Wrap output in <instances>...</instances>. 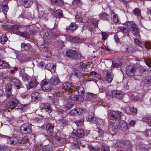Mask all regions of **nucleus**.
Instances as JSON below:
<instances>
[{"label":"nucleus","mask_w":151,"mask_h":151,"mask_svg":"<svg viewBox=\"0 0 151 151\" xmlns=\"http://www.w3.org/2000/svg\"><path fill=\"white\" fill-rule=\"evenodd\" d=\"M51 2L55 4L61 6L63 4V0H51Z\"/></svg>","instance_id":"obj_25"},{"label":"nucleus","mask_w":151,"mask_h":151,"mask_svg":"<svg viewBox=\"0 0 151 151\" xmlns=\"http://www.w3.org/2000/svg\"><path fill=\"white\" fill-rule=\"evenodd\" d=\"M10 65L8 63L4 60L0 61V68H9Z\"/></svg>","instance_id":"obj_17"},{"label":"nucleus","mask_w":151,"mask_h":151,"mask_svg":"<svg viewBox=\"0 0 151 151\" xmlns=\"http://www.w3.org/2000/svg\"><path fill=\"white\" fill-rule=\"evenodd\" d=\"M11 84H14L19 89L21 88V85L20 81L15 78H12L11 79Z\"/></svg>","instance_id":"obj_12"},{"label":"nucleus","mask_w":151,"mask_h":151,"mask_svg":"<svg viewBox=\"0 0 151 151\" xmlns=\"http://www.w3.org/2000/svg\"><path fill=\"white\" fill-rule=\"evenodd\" d=\"M121 63L119 62H118L117 63H115V62H113L112 63V66L114 67L115 68H118L120 66H121Z\"/></svg>","instance_id":"obj_41"},{"label":"nucleus","mask_w":151,"mask_h":151,"mask_svg":"<svg viewBox=\"0 0 151 151\" xmlns=\"http://www.w3.org/2000/svg\"><path fill=\"white\" fill-rule=\"evenodd\" d=\"M54 125L52 123H49L46 126V129L47 132L51 133L53 131Z\"/></svg>","instance_id":"obj_18"},{"label":"nucleus","mask_w":151,"mask_h":151,"mask_svg":"<svg viewBox=\"0 0 151 151\" xmlns=\"http://www.w3.org/2000/svg\"><path fill=\"white\" fill-rule=\"evenodd\" d=\"M40 151H51V149L49 145L43 146Z\"/></svg>","instance_id":"obj_32"},{"label":"nucleus","mask_w":151,"mask_h":151,"mask_svg":"<svg viewBox=\"0 0 151 151\" xmlns=\"http://www.w3.org/2000/svg\"><path fill=\"white\" fill-rule=\"evenodd\" d=\"M61 95V93H60L58 92L54 94L53 96L55 97L56 96L57 98H56L58 99L57 98L60 96Z\"/></svg>","instance_id":"obj_55"},{"label":"nucleus","mask_w":151,"mask_h":151,"mask_svg":"<svg viewBox=\"0 0 151 151\" xmlns=\"http://www.w3.org/2000/svg\"><path fill=\"white\" fill-rule=\"evenodd\" d=\"M81 4V2L80 0H74L73 2V4L76 6L80 5Z\"/></svg>","instance_id":"obj_40"},{"label":"nucleus","mask_w":151,"mask_h":151,"mask_svg":"<svg viewBox=\"0 0 151 151\" xmlns=\"http://www.w3.org/2000/svg\"><path fill=\"white\" fill-rule=\"evenodd\" d=\"M127 28L128 30L132 32L134 37L137 39L140 38L139 29L135 23L132 21H128L127 23Z\"/></svg>","instance_id":"obj_1"},{"label":"nucleus","mask_w":151,"mask_h":151,"mask_svg":"<svg viewBox=\"0 0 151 151\" xmlns=\"http://www.w3.org/2000/svg\"><path fill=\"white\" fill-rule=\"evenodd\" d=\"M38 84V82H37L35 80L31 81L29 84V86L30 87L29 89H30L31 88H33L35 87Z\"/></svg>","instance_id":"obj_29"},{"label":"nucleus","mask_w":151,"mask_h":151,"mask_svg":"<svg viewBox=\"0 0 151 151\" xmlns=\"http://www.w3.org/2000/svg\"><path fill=\"white\" fill-rule=\"evenodd\" d=\"M133 13L135 16L138 17H140V11L138 8H135L133 11Z\"/></svg>","instance_id":"obj_31"},{"label":"nucleus","mask_w":151,"mask_h":151,"mask_svg":"<svg viewBox=\"0 0 151 151\" xmlns=\"http://www.w3.org/2000/svg\"><path fill=\"white\" fill-rule=\"evenodd\" d=\"M12 105L10 104V105H7L8 106L7 107H9L11 106H12V105L13 106H15L16 105H17L19 103V101L17 100L16 99H14L12 102H11Z\"/></svg>","instance_id":"obj_33"},{"label":"nucleus","mask_w":151,"mask_h":151,"mask_svg":"<svg viewBox=\"0 0 151 151\" xmlns=\"http://www.w3.org/2000/svg\"><path fill=\"white\" fill-rule=\"evenodd\" d=\"M76 109L72 110L70 112V114L71 115H75L76 114Z\"/></svg>","instance_id":"obj_51"},{"label":"nucleus","mask_w":151,"mask_h":151,"mask_svg":"<svg viewBox=\"0 0 151 151\" xmlns=\"http://www.w3.org/2000/svg\"><path fill=\"white\" fill-rule=\"evenodd\" d=\"M148 122L150 125H151V116H149L148 117Z\"/></svg>","instance_id":"obj_62"},{"label":"nucleus","mask_w":151,"mask_h":151,"mask_svg":"<svg viewBox=\"0 0 151 151\" xmlns=\"http://www.w3.org/2000/svg\"><path fill=\"white\" fill-rule=\"evenodd\" d=\"M90 95L93 97V98H95L97 97V94H93L91 93H89Z\"/></svg>","instance_id":"obj_58"},{"label":"nucleus","mask_w":151,"mask_h":151,"mask_svg":"<svg viewBox=\"0 0 151 151\" xmlns=\"http://www.w3.org/2000/svg\"><path fill=\"white\" fill-rule=\"evenodd\" d=\"M4 136L9 139L10 141V143L11 144H15L17 143L18 142V139L16 137H11L7 136L4 135Z\"/></svg>","instance_id":"obj_21"},{"label":"nucleus","mask_w":151,"mask_h":151,"mask_svg":"<svg viewBox=\"0 0 151 151\" xmlns=\"http://www.w3.org/2000/svg\"><path fill=\"white\" fill-rule=\"evenodd\" d=\"M8 40V38L5 35H3L0 37V42L2 44H5Z\"/></svg>","instance_id":"obj_23"},{"label":"nucleus","mask_w":151,"mask_h":151,"mask_svg":"<svg viewBox=\"0 0 151 151\" xmlns=\"http://www.w3.org/2000/svg\"><path fill=\"white\" fill-rule=\"evenodd\" d=\"M27 106H24L22 108H19L18 109V110L19 111H25L26 110H27Z\"/></svg>","instance_id":"obj_49"},{"label":"nucleus","mask_w":151,"mask_h":151,"mask_svg":"<svg viewBox=\"0 0 151 151\" xmlns=\"http://www.w3.org/2000/svg\"><path fill=\"white\" fill-rule=\"evenodd\" d=\"M30 45L29 43H25L24 42L21 44V49L22 50H28L30 47Z\"/></svg>","instance_id":"obj_19"},{"label":"nucleus","mask_w":151,"mask_h":151,"mask_svg":"<svg viewBox=\"0 0 151 151\" xmlns=\"http://www.w3.org/2000/svg\"><path fill=\"white\" fill-rule=\"evenodd\" d=\"M63 88L65 91H67L70 92L73 91V87L71 84L68 82H65L63 84Z\"/></svg>","instance_id":"obj_10"},{"label":"nucleus","mask_w":151,"mask_h":151,"mask_svg":"<svg viewBox=\"0 0 151 151\" xmlns=\"http://www.w3.org/2000/svg\"><path fill=\"white\" fill-rule=\"evenodd\" d=\"M112 14L113 15V19L114 22L115 23L119 22V19L117 15L113 12H112Z\"/></svg>","instance_id":"obj_34"},{"label":"nucleus","mask_w":151,"mask_h":151,"mask_svg":"<svg viewBox=\"0 0 151 151\" xmlns=\"http://www.w3.org/2000/svg\"><path fill=\"white\" fill-rule=\"evenodd\" d=\"M32 4V1L30 0H25L24 2V6L25 8L29 7Z\"/></svg>","instance_id":"obj_24"},{"label":"nucleus","mask_w":151,"mask_h":151,"mask_svg":"<svg viewBox=\"0 0 151 151\" xmlns=\"http://www.w3.org/2000/svg\"><path fill=\"white\" fill-rule=\"evenodd\" d=\"M121 113L119 111H113L109 114V118L110 120H119L121 117Z\"/></svg>","instance_id":"obj_5"},{"label":"nucleus","mask_w":151,"mask_h":151,"mask_svg":"<svg viewBox=\"0 0 151 151\" xmlns=\"http://www.w3.org/2000/svg\"><path fill=\"white\" fill-rule=\"evenodd\" d=\"M69 106H67V109H70L73 106V104H69Z\"/></svg>","instance_id":"obj_64"},{"label":"nucleus","mask_w":151,"mask_h":151,"mask_svg":"<svg viewBox=\"0 0 151 151\" xmlns=\"http://www.w3.org/2000/svg\"><path fill=\"white\" fill-rule=\"evenodd\" d=\"M131 112L132 114H136L137 113V109L135 108H131L130 109Z\"/></svg>","instance_id":"obj_47"},{"label":"nucleus","mask_w":151,"mask_h":151,"mask_svg":"<svg viewBox=\"0 0 151 151\" xmlns=\"http://www.w3.org/2000/svg\"><path fill=\"white\" fill-rule=\"evenodd\" d=\"M92 22L93 24H94L95 26L96 27L98 26V22L97 20H93V21H92Z\"/></svg>","instance_id":"obj_57"},{"label":"nucleus","mask_w":151,"mask_h":151,"mask_svg":"<svg viewBox=\"0 0 151 151\" xmlns=\"http://www.w3.org/2000/svg\"><path fill=\"white\" fill-rule=\"evenodd\" d=\"M69 99L71 100L75 101L77 99V96L73 94H72L69 96Z\"/></svg>","instance_id":"obj_46"},{"label":"nucleus","mask_w":151,"mask_h":151,"mask_svg":"<svg viewBox=\"0 0 151 151\" xmlns=\"http://www.w3.org/2000/svg\"><path fill=\"white\" fill-rule=\"evenodd\" d=\"M29 140L28 137L27 136H25L22 138L21 141V143L23 144L27 143L29 142Z\"/></svg>","instance_id":"obj_39"},{"label":"nucleus","mask_w":151,"mask_h":151,"mask_svg":"<svg viewBox=\"0 0 151 151\" xmlns=\"http://www.w3.org/2000/svg\"><path fill=\"white\" fill-rule=\"evenodd\" d=\"M21 76L22 80L25 81H27L30 78L29 76L25 73H22Z\"/></svg>","instance_id":"obj_27"},{"label":"nucleus","mask_w":151,"mask_h":151,"mask_svg":"<svg viewBox=\"0 0 151 151\" xmlns=\"http://www.w3.org/2000/svg\"><path fill=\"white\" fill-rule=\"evenodd\" d=\"M56 13L57 14V17L59 18H60L62 17V12L59 9L56 10Z\"/></svg>","instance_id":"obj_42"},{"label":"nucleus","mask_w":151,"mask_h":151,"mask_svg":"<svg viewBox=\"0 0 151 151\" xmlns=\"http://www.w3.org/2000/svg\"><path fill=\"white\" fill-rule=\"evenodd\" d=\"M102 37V39L104 40H105L106 39L107 35L106 33L104 32H103L101 34Z\"/></svg>","instance_id":"obj_52"},{"label":"nucleus","mask_w":151,"mask_h":151,"mask_svg":"<svg viewBox=\"0 0 151 151\" xmlns=\"http://www.w3.org/2000/svg\"><path fill=\"white\" fill-rule=\"evenodd\" d=\"M40 97V94L38 92H35L32 93L31 95L32 99L34 101L38 99V98Z\"/></svg>","instance_id":"obj_22"},{"label":"nucleus","mask_w":151,"mask_h":151,"mask_svg":"<svg viewBox=\"0 0 151 151\" xmlns=\"http://www.w3.org/2000/svg\"><path fill=\"white\" fill-rule=\"evenodd\" d=\"M78 27V26L75 23H71L69 26L66 28V29L67 31H69L71 32H73Z\"/></svg>","instance_id":"obj_11"},{"label":"nucleus","mask_w":151,"mask_h":151,"mask_svg":"<svg viewBox=\"0 0 151 151\" xmlns=\"http://www.w3.org/2000/svg\"><path fill=\"white\" fill-rule=\"evenodd\" d=\"M146 47L148 48H150L151 47V43L149 42H147L145 44Z\"/></svg>","instance_id":"obj_53"},{"label":"nucleus","mask_w":151,"mask_h":151,"mask_svg":"<svg viewBox=\"0 0 151 151\" xmlns=\"http://www.w3.org/2000/svg\"><path fill=\"white\" fill-rule=\"evenodd\" d=\"M88 148L90 151H102V148L98 147L97 149H96L91 145H88Z\"/></svg>","instance_id":"obj_26"},{"label":"nucleus","mask_w":151,"mask_h":151,"mask_svg":"<svg viewBox=\"0 0 151 151\" xmlns=\"http://www.w3.org/2000/svg\"><path fill=\"white\" fill-rule=\"evenodd\" d=\"M87 119L90 122L93 123L97 124L98 122L97 119L91 115H89L88 116Z\"/></svg>","instance_id":"obj_16"},{"label":"nucleus","mask_w":151,"mask_h":151,"mask_svg":"<svg viewBox=\"0 0 151 151\" xmlns=\"http://www.w3.org/2000/svg\"><path fill=\"white\" fill-rule=\"evenodd\" d=\"M65 38L66 41H70L71 42H75L74 40L76 38L74 37H73L71 36H65Z\"/></svg>","instance_id":"obj_36"},{"label":"nucleus","mask_w":151,"mask_h":151,"mask_svg":"<svg viewBox=\"0 0 151 151\" xmlns=\"http://www.w3.org/2000/svg\"><path fill=\"white\" fill-rule=\"evenodd\" d=\"M67 56L71 58L76 59L78 58V54L76 51L74 50H69L66 51Z\"/></svg>","instance_id":"obj_7"},{"label":"nucleus","mask_w":151,"mask_h":151,"mask_svg":"<svg viewBox=\"0 0 151 151\" xmlns=\"http://www.w3.org/2000/svg\"><path fill=\"white\" fill-rule=\"evenodd\" d=\"M32 125L30 124H23L20 127V131L24 134H30L32 133Z\"/></svg>","instance_id":"obj_3"},{"label":"nucleus","mask_w":151,"mask_h":151,"mask_svg":"<svg viewBox=\"0 0 151 151\" xmlns=\"http://www.w3.org/2000/svg\"><path fill=\"white\" fill-rule=\"evenodd\" d=\"M135 124V122L134 120H132L129 123V125L131 127H133Z\"/></svg>","instance_id":"obj_54"},{"label":"nucleus","mask_w":151,"mask_h":151,"mask_svg":"<svg viewBox=\"0 0 151 151\" xmlns=\"http://www.w3.org/2000/svg\"><path fill=\"white\" fill-rule=\"evenodd\" d=\"M76 109V113L78 114L81 115L83 113V111L81 109L78 108Z\"/></svg>","instance_id":"obj_43"},{"label":"nucleus","mask_w":151,"mask_h":151,"mask_svg":"<svg viewBox=\"0 0 151 151\" xmlns=\"http://www.w3.org/2000/svg\"><path fill=\"white\" fill-rule=\"evenodd\" d=\"M114 78V75L111 72L107 71L106 73V79L109 83H111Z\"/></svg>","instance_id":"obj_13"},{"label":"nucleus","mask_w":151,"mask_h":151,"mask_svg":"<svg viewBox=\"0 0 151 151\" xmlns=\"http://www.w3.org/2000/svg\"><path fill=\"white\" fill-rule=\"evenodd\" d=\"M78 92H81L82 93H83L84 92V90L83 88H82L81 86H80L78 87Z\"/></svg>","instance_id":"obj_50"},{"label":"nucleus","mask_w":151,"mask_h":151,"mask_svg":"<svg viewBox=\"0 0 151 151\" xmlns=\"http://www.w3.org/2000/svg\"><path fill=\"white\" fill-rule=\"evenodd\" d=\"M14 70H11V72L13 74L15 73V71L17 70H18V68L17 67H14Z\"/></svg>","instance_id":"obj_59"},{"label":"nucleus","mask_w":151,"mask_h":151,"mask_svg":"<svg viewBox=\"0 0 151 151\" xmlns=\"http://www.w3.org/2000/svg\"><path fill=\"white\" fill-rule=\"evenodd\" d=\"M12 28L16 34L27 39L29 38V35L27 32H21L19 30L22 28L20 26L17 25H13L12 26Z\"/></svg>","instance_id":"obj_2"},{"label":"nucleus","mask_w":151,"mask_h":151,"mask_svg":"<svg viewBox=\"0 0 151 151\" xmlns=\"http://www.w3.org/2000/svg\"><path fill=\"white\" fill-rule=\"evenodd\" d=\"M134 69L133 66L129 65L127 66L126 68V74L129 76H132L134 75Z\"/></svg>","instance_id":"obj_9"},{"label":"nucleus","mask_w":151,"mask_h":151,"mask_svg":"<svg viewBox=\"0 0 151 151\" xmlns=\"http://www.w3.org/2000/svg\"><path fill=\"white\" fill-rule=\"evenodd\" d=\"M49 81L52 86L53 85L55 86L57 85L60 82V81L58 76L55 75L52 76Z\"/></svg>","instance_id":"obj_8"},{"label":"nucleus","mask_w":151,"mask_h":151,"mask_svg":"<svg viewBox=\"0 0 151 151\" xmlns=\"http://www.w3.org/2000/svg\"><path fill=\"white\" fill-rule=\"evenodd\" d=\"M6 94H7L8 96H9L11 95V93L10 92V90L9 88L7 90H6Z\"/></svg>","instance_id":"obj_61"},{"label":"nucleus","mask_w":151,"mask_h":151,"mask_svg":"<svg viewBox=\"0 0 151 151\" xmlns=\"http://www.w3.org/2000/svg\"><path fill=\"white\" fill-rule=\"evenodd\" d=\"M8 6L6 5H4L2 7V12L4 14L6 15L8 10Z\"/></svg>","instance_id":"obj_38"},{"label":"nucleus","mask_w":151,"mask_h":151,"mask_svg":"<svg viewBox=\"0 0 151 151\" xmlns=\"http://www.w3.org/2000/svg\"><path fill=\"white\" fill-rule=\"evenodd\" d=\"M145 84H149L151 83V76H146L144 80Z\"/></svg>","instance_id":"obj_28"},{"label":"nucleus","mask_w":151,"mask_h":151,"mask_svg":"<svg viewBox=\"0 0 151 151\" xmlns=\"http://www.w3.org/2000/svg\"><path fill=\"white\" fill-rule=\"evenodd\" d=\"M41 106L45 111L50 113L52 111V108L50 105L48 103H43L41 104Z\"/></svg>","instance_id":"obj_14"},{"label":"nucleus","mask_w":151,"mask_h":151,"mask_svg":"<svg viewBox=\"0 0 151 151\" xmlns=\"http://www.w3.org/2000/svg\"><path fill=\"white\" fill-rule=\"evenodd\" d=\"M75 17L76 22H80L82 21V18L80 14H77Z\"/></svg>","instance_id":"obj_37"},{"label":"nucleus","mask_w":151,"mask_h":151,"mask_svg":"<svg viewBox=\"0 0 151 151\" xmlns=\"http://www.w3.org/2000/svg\"><path fill=\"white\" fill-rule=\"evenodd\" d=\"M52 103L55 105H57L58 103V100L57 98H53L52 100Z\"/></svg>","instance_id":"obj_45"},{"label":"nucleus","mask_w":151,"mask_h":151,"mask_svg":"<svg viewBox=\"0 0 151 151\" xmlns=\"http://www.w3.org/2000/svg\"><path fill=\"white\" fill-rule=\"evenodd\" d=\"M83 119H81L80 120H77L76 121L75 123L77 126L80 127L83 124Z\"/></svg>","instance_id":"obj_35"},{"label":"nucleus","mask_w":151,"mask_h":151,"mask_svg":"<svg viewBox=\"0 0 151 151\" xmlns=\"http://www.w3.org/2000/svg\"><path fill=\"white\" fill-rule=\"evenodd\" d=\"M83 81L84 82H86V81L88 82H89L91 81H93L94 82H96V80L94 78H90L87 79H85L83 80Z\"/></svg>","instance_id":"obj_48"},{"label":"nucleus","mask_w":151,"mask_h":151,"mask_svg":"<svg viewBox=\"0 0 151 151\" xmlns=\"http://www.w3.org/2000/svg\"><path fill=\"white\" fill-rule=\"evenodd\" d=\"M80 66L81 68H84L86 67H87V65L81 62L80 63Z\"/></svg>","instance_id":"obj_56"},{"label":"nucleus","mask_w":151,"mask_h":151,"mask_svg":"<svg viewBox=\"0 0 151 151\" xmlns=\"http://www.w3.org/2000/svg\"><path fill=\"white\" fill-rule=\"evenodd\" d=\"M100 17V19H102L108 20L110 17L109 15L106 13H104L102 14H101Z\"/></svg>","instance_id":"obj_30"},{"label":"nucleus","mask_w":151,"mask_h":151,"mask_svg":"<svg viewBox=\"0 0 151 151\" xmlns=\"http://www.w3.org/2000/svg\"><path fill=\"white\" fill-rule=\"evenodd\" d=\"M76 136L78 138H82L84 135V133L82 129L77 130L75 133Z\"/></svg>","instance_id":"obj_20"},{"label":"nucleus","mask_w":151,"mask_h":151,"mask_svg":"<svg viewBox=\"0 0 151 151\" xmlns=\"http://www.w3.org/2000/svg\"><path fill=\"white\" fill-rule=\"evenodd\" d=\"M124 96V93L120 90H114L111 92V96L119 99H122Z\"/></svg>","instance_id":"obj_4"},{"label":"nucleus","mask_w":151,"mask_h":151,"mask_svg":"<svg viewBox=\"0 0 151 151\" xmlns=\"http://www.w3.org/2000/svg\"><path fill=\"white\" fill-rule=\"evenodd\" d=\"M147 13L148 14L150 15V19L151 20V10H148L147 12Z\"/></svg>","instance_id":"obj_63"},{"label":"nucleus","mask_w":151,"mask_h":151,"mask_svg":"<svg viewBox=\"0 0 151 151\" xmlns=\"http://www.w3.org/2000/svg\"><path fill=\"white\" fill-rule=\"evenodd\" d=\"M45 68L51 71V72H55V70L56 66L52 63H48L45 66Z\"/></svg>","instance_id":"obj_15"},{"label":"nucleus","mask_w":151,"mask_h":151,"mask_svg":"<svg viewBox=\"0 0 151 151\" xmlns=\"http://www.w3.org/2000/svg\"><path fill=\"white\" fill-rule=\"evenodd\" d=\"M41 88L43 91L49 92L52 89L53 86L50 83H49V81L48 82L44 81L41 84Z\"/></svg>","instance_id":"obj_6"},{"label":"nucleus","mask_w":151,"mask_h":151,"mask_svg":"<svg viewBox=\"0 0 151 151\" xmlns=\"http://www.w3.org/2000/svg\"><path fill=\"white\" fill-rule=\"evenodd\" d=\"M134 40L135 43L139 45H140L141 43L139 40L137 39H135Z\"/></svg>","instance_id":"obj_60"},{"label":"nucleus","mask_w":151,"mask_h":151,"mask_svg":"<svg viewBox=\"0 0 151 151\" xmlns=\"http://www.w3.org/2000/svg\"><path fill=\"white\" fill-rule=\"evenodd\" d=\"M81 145V143L79 141H75L73 143V146H74L76 147H78Z\"/></svg>","instance_id":"obj_44"}]
</instances>
